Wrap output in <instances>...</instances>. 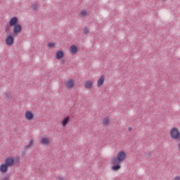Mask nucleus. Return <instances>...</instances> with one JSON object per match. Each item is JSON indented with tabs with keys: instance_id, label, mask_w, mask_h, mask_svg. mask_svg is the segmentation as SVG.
Listing matches in <instances>:
<instances>
[{
	"instance_id": "obj_29",
	"label": "nucleus",
	"mask_w": 180,
	"mask_h": 180,
	"mask_svg": "<svg viewBox=\"0 0 180 180\" xmlns=\"http://www.w3.org/2000/svg\"><path fill=\"white\" fill-rule=\"evenodd\" d=\"M128 130H129V131H131V130H133V129L131 127H129Z\"/></svg>"
},
{
	"instance_id": "obj_27",
	"label": "nucleus",
	"mask_w": 180,
	"mask_h": 180,
	"mask_svg": "<svg viewBox=\"0 0 180 180\" xmlns=\"http://www.w3.org/2000/svg\"><path fill=\"white\" fill-rule=\"evenodd\" d=\"M58 180H64V178L62 176H58Z\"/></svg>"
},
{
	"instance_id": "obj_13",
	"label": "nucleus",
	"mask_w": 180,
	"mask_h": 180,
	"mask_svg": "<svg viewBox=\"0 0 180 180\" xmlns=\"http://www.w3.org/2000/svg\"><path fill=\"white\" fill-rule=\"evenodd\" d=\"M41 144H43V146H49V144H50V139H49V138H42L41 139Z\"/></svg>"
},
{
	"instance_id": "obj_1",
	"label": "nucleus",
	"mask_w": 180,
	"mask_h": 180,
	"mask_svg": "<svg viewBox=\"0 0 180 180\" xmlns=\"http://www.w3.org/2000/svg\"><path fill=\"white\" fill-rule=\"evenodd\" d=\"M126 158H127V155L124 150L118 152L117 156L111 159V164H112L111 169L112 171H119L122 168L120 163L126 161Z\"/></svg>"
},
{
	"instance_id": "obj_21",
	"label": "nucleus",
	"mask_w": 180,
	"mask_h": 180,
	"mask_svg": "<svg viewBox=\"0 0 180 180\" xmlns=\"http://www.w3.org/2000/svg\"><path fill=\"white\" fill-rule=\"evenodd\" d=\"M83 33L84 34H88L89 33V30L86 27H85L83 30Z\"/></svg>"
},
{
	"instance_id": "obj_19",
	"label": "nucleus",
	"mask_w": 180,
	"mask_h": 180,
	"mask_svg": "<svg viewBox=\"0 0 180 180\" xmlns=\"http://www.w3.org/2000/svg\"><path fill=\"white\" fill-rule=\"evenodd\" d=\"M55 46H56V43L49 42L48 44V47H49V49H53V47Z\"/></svg>"
},
{
	"instance_id": "obj_30",
	"label": "nucleus",
	"mask_w": 180,
	"mask_h": 180,
	"mask_svg": "<svg viewBox=\"0 0 180 180\" xmlns=\"http://www.w3.org/2000/svg\"><path fill=\"white\" fill-rule=\"evenodd\" d=\"M162 1H167V0H162Z\"/></svg>"
},
{
	"instance_id": "obj_10",
	"label": "nucleus",
	"mask_w": 180,
	"mask_h": 180,
	"mask_svg": "<svg viewBox=\"0 0 180 180\" xmlns=\"http://www.w3.org/2000/svg\"><path fill=\"white\" fill-rule=\"evenodd\" d=\"M105 82V75H101L99 79L97 81V86L99 88V86H102Z\"/></svg>"
},
{
	"instance_id": "obj_25",
	"label": "nucleus",
	"mask_w": 180,
	"mask_h": 180,
	"mask_svg": "<svg viewBox=\"0 0 180 180\" xmlns=\"http://www.w3.org/2000/svg\"><path fill=\"white\" fill-rule=\"evenodd\" d=\"M60 61H61L62 64H65V59L62 58V59H60Z\"/></svg>"
},
{
	"instance_id": "obj_14",
	"label": "nucleus",
	"mask_w": 180,
	"mask_h": 180,
	"mask_svg": "<svg viewBox=\"0 0 180 180\" xmlns=\"http://www.w3.org/2000/svg\"><path fill=\"white\" fill-rule=\"evenodd\" d=\"M70 122V116L65 117L63 120H62V126L63 127H65L67 124H68V122Z\"/></svg>"
},
{
	"instance_id": "obj_11",
	"label": "nucleus",
	"mask_w": 180,
	"mask_h": 180,
	"mask_svg": "<svg viewBox=\"0 0 180 180\" xmlns=\"http://www.w3.org/2000/svg\"><path fill=\"white\" fill-rule=\"evenodd\" d=\"M70 51L72 54H77L78 53V47L75 45H72L70 48Z\"/></svg>"
},
{
	"instance_id": "obj_3",
	"label": "nucleus",
	"mask_w": 180,
	"mask_h": 180,
	"mask_svg": "<svg viewBox=\"0 0 180 180\" xmlns=\"http://www.w3.org/2000/svg\"><path fill=\"white\" fill-rule=\"evenodd\" d=\"M170 137L172 140H176L177 141H180V132L178 128L173 127L170 130Z\"/></svg>"
},
{
	"instance_id": "obj_24",
	"label": "nucleus",
	"mask_w": 180,
	"mask_h": 180,
	"mask_svg": "<svg viewBox=\"0 0 180 180\" xmlns=\"http://www.w3.org/2000/svg\"><path fill=\"white\" fill-rule=\"evenodd\" d=\"M86 11H81V15H82V16H86Z\"/></svg>"
},
{
	"instance_id": "obj_7",
	"label": "nucleus",
	"mask_w": 180,
	"mask_h": 180,
	"mask_svg": "<svg viewBox=\"0 0 180 180\" xmlns=\"http://www.w3.org/2000/svg\"><path fill=\"white\" fill-rule=\"evenodd\" d=\"M34 117V114L32 111L27 110L25 112V119L27 120H33V118Z\"/></svg>"
},
{
	"instance_id": "obj_23",
	"label": "nucleus",
	"mask_w": 180,
	"mask_h": 180,
	"mask_svg": "<svg viewBox=\"0 0 180 180\" xmlns=\"http://www.w3.org/2000/svg\"><path fill=\"white\" fill-rule=\"evenodd\" d=\"M37 6H38L37 4H33L32 6L33 11H36L37 9Z\"/></svg>"
},
{
	"instance_id": "obj_22",
	"label": "nucleus",
	"mask_w": 180,
	"mask_h": 180,
	"mask_svg": "<svg viewBox=\"0 0 180 180\" xmlns=\"http://www.w3.org/2000/svg\"><path fill=\"white\" fill-rule=\"evenodd\" d=\"M26 151H27V150L25 149V146L24 147V150L21 153L22 157H25L26 155Z\"/></svg>"
},
{
	"instance_id": "obj_8",
	"label": "nucleus",
	"mask_w": 180,
	"mask_h": 180,
	"mask_svg": "<svg viewBox=\"0 0 180 180\" xmlns=\"http://www.w3.org/2000/svg\"><path fill=\"white\" fill-rule=\"evenodd\" d=\"M64 56H65V53H64V51L63 50H59L56 53V57L57 60H61L64 58Z\"/></svg>"
},
{
	"instance_id": "obj_18",
	"label": "nucleus",
	"mask_w": 180,
	"mask_h": 180,
	"mask_svg": "<svg viewBox=\"0 0 180 180\" xmlns=\"http://www.w3.org/2000/svg\"><path fill=\"white\" fill-rule=\"evenodd\" d=\"M4 27H5V32L9 33V32L11 30V26L9 25V22H8V25H4Z\"/></svg>"
},
{
	"instance_id": "obj_17",
	"label": "nucleus",
	"mask_w": 180,
	"mask_h": 180,
	"mask_svg": "<svg viewBox=\"0 0 180 180\" xmlns=\"http://www.w3.org/2000/svg\"><path fill=\"white\" fill-rule=\"evenodd\" d=\"M110 120H109V118H104L103 120V124L105 125V126H108V124H109Z\"/></svg>"
},
{
	"instance_id": "obj_26",
	"label": "nucleus",
	"mask_w": 180,
	"mask_h": 180,
	"mask_svg": "<svg viewBox=\"0 0 180 180\" xmlns=\"http://www.w3.org/2000/svg\"><path fill=\"white\" fill-rule=\"evenodd\" d=\"M150 156H151V152H148L147 155V158H150Z\"/></svg>"
},
{
	"instance_id": "obj_12",
	"label": "nucleus",
	"mask_w": 180,
	"mask_h": 180,
	"mask_svg": "<svg viewBox=\"0 0 180 180\" xmlns=\"http://www.w3.org/2000/svg\"><path fill=\"white\" fill-rule=\"evenodd\" d=\"M94 85V83L91 80H88L84 84V87L86 89H91L92 86Z\"/></svg>"
},
{
	"instance_id": "obj_6",
	"label": "nucleus",
	"mask_w": 180,
	"mask_h": 180,
	"mask_svg": "<svg viewBox=\"0 0 180 180\" xmlns=\"http://www.w3.org/2000/svg\"><path fill=\"white\" fill-rule=\"evenodd\" d=\"M8 169H9V167L5 162L0 165V172H1V174H6L8 172Z\"/></svg>"
},
{
	"instance_id": "obj_4",
	"label": "nucleus",
	"mask_w": 180,
	"mask_h": 180,
	"mask_svg": "<svg viewBox=\"0 0 180 180\" xmlns=\"http://www.w3.org/2000/svg\"><path fill=\"white\" fill-rule=\"evenodd\" d=\"M4 163L8 167H13L15 165V157H7L5 160Z\"/></svg>"
},
{
	"instance_id": "obj_20",
	"label": "nucleus",
	"mask_w": 180,
	"mask_h": 180,
	"mask_svg": "<svg viewBox=\"0 0 180 180\" xmlns=\"http://www.w3.org/2000/svg\"><path fill=\"white\" fill-rule=\"evenodd\" d=\"M20 162V157L14 158V164H18Z\"/></svg>"
},
{
	"instance_id": "obj_16",
	"label": "nucleus",
	"mask_w": 180,
	"mask_h": 180,
	"mask_svg": "<svg viewBox=\"0 0 180 180\" xmlns=\"http://www.w3.org/2000/svg\"><path fill=\"white\" fill-rule=\"evenodd\" d=\"M4 95L7 98V101H12V96L10 93L6 92L4 93Z\"/></svg>"
},
{
	"instance_id": "obj_15",
	"label": "nucleus",
	"mask_w": 180,
	"mask_h": 180,
	"mask_svg": "<svg viewBox=\"0 0 180 180\" xmlns=\"http://www.w3.org/2000/svg\"><path fill=\"white\" fill-rule=\"evenodd\" d=\"M33 143H34V139H31L30 141V143L27 146H25V150H27V148H30V147H33Z\"/></svg>"
},
{
	"instance_id": "obj_2",
	"label": "nucleus",
	"mask_w": 180,
	"mask_h": 180,
	"mask_svg": "<svg viewBox=\"0 0 180 180\" xmlns=\"http://www.w3.org/2000/svg\"><path fill=\"white\" fill-rule=\"evenodd\" d=\"M9 26L13 28V36H18L22 33V25L19 24V18L16 16L12 17L9 20Z\"/></svg>"
},
{
	"instance_id": "obj_28",
	"label": "nucleus",
	"mask_w": 180,
	"mask_h": 180,
	"mask_svg": "<svg viewBox=\"0 0 180 180\" xmlns=\"http://www.w3.org/2000/svg\"><path fill=\"white\" fill-rule=\"evenodd\" d=\"M175 179H176V180H180V176H176L175 177Z\"/></svg>"
},
{
	"instance_id": "obj_5",
	"label": "nucleus",
	"mask_w": 180,
	"mask_h": 180,
	"mask_svg": "<svg viewBox=\"0 0 180 180\" xmlns=\"http://www.w3.org/2000/svg\"><path fill=\"white\" fill-rule=\"evenodd\" d=\"M13 43H15L14 36L12 34L8 35L6 38V44H7V46H11L13 44Z\"/></svg>"
},
{
	"instance_id": "obj_9",
	"label": "nucleus",
	"mask_w": 180,
	"mask_h": 180,
	"mask_svg": "<svg viewBox=\"0 0 180 180\" xmlns=\"http://www.w3.org/2000/svg\"><path fill=\"white\" fill-rule=\"evenodd\" d=\"M68 89H71L72 88H74L75 86V82H74V79H71L65 84Z\"/></svg>"
}]
</instances>
